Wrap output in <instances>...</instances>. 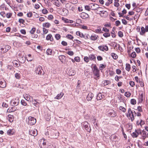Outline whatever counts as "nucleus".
<instances>
[{
  "instance_id": "nucleus-57",
  "label": "nucleus",
  "mask_w": 148,
  "mask_h": 148,
  "mask_svg": "<svg viewBox=\"0 0 148 148\" xmlns=\"http://www.w3.org/2000/svg\"><path fill=\"white\" fill-rule=\"evenodd\" d=\"M42 12L43 14H46L48 13V11L45 9H43L42 10Z\"/></svg>"
},
{
  "instance_id": "nucleus-31",
  "label": "nucleus",
  "mask_w": 148,
  "mask_h": 148,
  "mask_svg": "<svg viewBox=\"0 0 148 148\" xmlns=\"http://www.w3.org/2000/svg\"><path fill=\"white\" fill-rule=\"evenodd\" d=\"M111 55L112 57L115 60L117 59L118 57L117 55L114 53H112L111 54Z\"/></svg>"
},
{
  "instance_id": "nucleus-42",
  "label": "nucleus",
  "mask_w": 148,
  "mask_h": 148,
  "mask_svg": "<svg viewBox=\"0 0 148 148\" xmlns=\"http://www.w3.org/2000/svg\"><path fill=\"white\" fill-rule=\"evenodd\" d=\"M103 35L106 38H107L110 36V34L109 33H104Z\"/></svg>"
},
{
  "instance_id": "nucleus-12",
  "label": "nucleus",
  "mask_w": 148,
  "mask_h": 148,
  "mask_svg": "<svg viewBox=\"0 0 148 148\" xmlns=\"http://www.w3.org/2000/svg\"><path fill=\"white\" fill-rule=\"evenodd\" d=\"M105 97L104 95H102L101 93L100 92L99 93L97 96V100H99Z\"/></svg>"
},
{
  "instance_id": "nucleus-13",
  "label": "nucleus",
  "mask_w": 148,
  "mask_h": 148,
  "mask_svg": "<svg viewBox=\"0 0 148 148\" xmlns=\"http://www.w3.org/2000/svg\"><path fill=\"white\" fill-rule=\"evenodd\" d=\"M46 39L48 40H49L51 41H53V40L52 35L50 34H48L46 38Z\"/></svg>"
},
{
  "instance_id": "nucleus-56",
  "label": "nucleus",
  "mask_w": 148,
  "mask_h": 148,
  "mask_svg": "<svg viewBox=\"0 0 148 148\" xmlns=\"http://www.w3.org/2000/svg\"><path fill=\"white\" fill-rule=\"evenodd\" d=\"M129 84L132 87H133L135 85V84L134 82L132 81H130Z\"/></svg>"
},
{
  "instance_id": "nucleus-55",
  "label": "nucleus",
  "mask_w": 148,
  "mask_h": 148,
  "mask_svg": "<svg viewBox=\"0 0 148 148\" xmlns=\"http://www.w3.org/2000/svg\"><path fill=\"white\" fill-rule=\"evenodd\" d=\"M96 32L97 33H102L103 32L101 31V28H99L95 30Z\"/></svg>"
},
{
  "instance_id": "nucleus-52",
  "label": "nucleus",
  "mask_w": 148,
  "mask_h": 148,
  "mask_svg": "<svg viewBox=\"0 0 148 148\" xmlns=\"http://www.w3.org/2000/svg\"><path fill=\"white\" fill-rule=\"evenodd\" d=\"M15 77L17 79H19L20 78V74L18 73H16L15 74Z\"/></svg>"
},
{
  "instance_id": "nucleus-59",
  "label": "nucleus",
  "mask_w": 148,
  "mask_h": 148,
  "mask_svg": "<svg viewBox=\"0 0 148 148\" xmlns=\"http://www.w3.org/2000/svg\"><path fill=\"white\" fill-rule=\"evenodd\" d=\"M84 127L85 128V129L88 131V132H89L91 129H89L88 125H86V126H84Z\"/></svg>"
},
{
  "instance_id": "nucleus-15",
  "label": "nucleus",
  "mask_w": 148,
  "mask_h": 148,
  "mask_svg": "<svg viewBox=\"0 0 148 148\" xmlns=\"http://www.w3.org/2000/svg\"><path fill=\"white\" fill-rule=\"evenodd\" d=\"M64 95V94L61 92L60 93L58 94L56 97H55L54 99H60Z\"/></svg>"
},
{
  "instance_id": "nucleus-3",
  "label": "nucleus",
  "mask_w": 148,
  "mask_h": 148,
  "mask_svg": "<svg viewBox=\"0 0 148 148\" xmlns=\"http://www.w3.org/2000/svg\"><path fill=\"white\" fill-rule=\"evenodd\" d=\"M19 103V98H16L14 99H12L11 101V104L14 106H17L18 105Z\"/></svg>"
},
{
  "instance_id": "nucleus-26",
  "label": "nucleus",
  "mask_w": 148,
  "mask_h": 148,
  "mask_svg": "<svg viewBox=\"0 0 148 148\" xmlns=\"http://www.w3.org/2000/svg\"><path fill=\"white\" fill-rule=\"evenodd\" d=\"M50 115L49 114H47L45 115V118L47 121H49L51 119Z\"/></svg>"
},
{
  "instance_id": "nucleus-9",
  "label": "nucleus",
  "mask_w": 148,
  "mask_h": 148,
  "mask_svg": "<svg viewBox=\"0 0 148 148\" xmlns=\"http://www.w3.org/2000/svg\"><path fill=\"white\" fill-rule=\"evenodd\" d=\"M100 13H99L100 16L104 17H106L108 15V13L106 11H100Z\"/></svg>"
},
{
  "instance_id": "nucleus-27",
  "label": "nucleus",
  "mask_w": 148,
  "mask_h": 148,
  "mask_svg": "<svg viewBox=\"0 0 148 148\" xmlns=\"http://www.w3.org/2000/svg\"><path fill=\"white\" fill-rule=\"evenodd\" d=\"M131 69L130 65L129 64L127 63L126 64V70L128 71H129Z\"/></svg>"
},
{
  "instance_id": "nucleus-4",
  "label": "nucleus",
  "mask_w": 148,
  "mask_h": 148,
  "mask_svg": "<svg viewBox=\"0 0 148 148\" xmlns=\"http://www.w3.org/2000/svg\"><path fill=\"white\" fill-rule=\"evenodd\" d=\"M93 69H94L93 70V72L94 75L96 76H97V77H99V71L96 65H95L94 66Z\"/></svg>"
},
{
  "instance_id": "nucleus-29",
  "label": "nucleus",
  "mask_w": 148,
  "mask_h": 148,
  "mask_svg": "<svg viewBox=\"0 0 148 148\" xmlns=\"http://www.w3.org/2000/svg\"><path fill=\"white\" fill-rule=\"evenodd\" d=\"M14 106L12 107L11 109H9V108L8 110H9V112H13L16 111L17 110V108Z\"/></svg>"
},
{
  "instance_id": "nucleus-58",
  "label": "nucleus",
  "mask_w": 148,
  "mask_h": 148,
  "mask_svg": "<svg viewBox=\"0 0 148 148\" xmlns=\"http://www.w3.org/2000/svg\"><path fill=\"white\" fill-rule=\"evenodd\" d=\"M57 1L58 2L55 1L54 2V4L57 7H59L60 5V3H59L58 0H57Z\"/></svg>"
},
{
  "instance_id": "nucleus-39",
  "label": "nucleus",
  "mask_w": 148,
  "mask_h": 148,
  "mask_svg": "<svg viewBox=\"0 0 148 148\" xmlns=\"http://www.w3.org/2000/svg\"><path fill=\"white\" fill-rule=\"evenodd\" d=\"M66 37L71 40H73L74 38L71 35L69 34H68L66 35Z\"/></svg>"
},
{
  "instance_id": "nucleus-64",
  "label": "nucleus",
  "mask_w": 148,
  "mask_h": 148,
  "mask_svg": "<svg viewBox=\"0 0 148 148\" xmlns=\"http://www.w3.org/2000/svg\"><path fill=\"white\" fill-rule=\"evenodd\" d=\"M70 56H73L74 54V53L73 51H69L67 52V53Z\"/></svg>"
},
{
  "instance_id": "nucleus-20",
  "label": "nucleus",
  "mask_w": 148,
  "mask_h": 148,
  "mask_svg": "<svg viewBox=\"0 0 148 148\" xmlns=\"http://www.w3.org/2000/svg\"><path fill=\"white\" fill-rule=\"evenodd\" d=\"M89 59L91 60H93L94 61H95L96 60V58L94 56L93 54H92L90 55L89 56Z\"/></svg>"
},
{
  "instance_id": "nucleus-24",
  "label": "nucleus",
  "mask_w": 148,
  "mask_h": 148,
  "mask_svg": "<svg viewBox=\"0 0 148 148\" xmlns=\"http://www.w3.org/2000/svg\"><path fill=\"white\" fill-rule=\"evenodd\" d=\"M69 73L70 75H74L75 74V71L71 69L69 70Z\"/></svg>"
},
{
  "instance_id": "nucleus-40",
  "label": "nucleus",
  "mask_w": 148,
  "mask_h": 148,
  "mask_svg": "<svg viewBox=\"0 0 148 148\" xmlns=\"http://www.w3.org/2000/svg\"><path fill=\"white\" fill-rule=\"evenodd\" d=\"M131 103L132 104L134 105L136 103V101L135 99H132L131 100Z\"/></svg>"
},
{
  "instance_id": "nucleus-49",
  "label": "nucleus",
  "mask_w": 148,
  "mask_h": 148,
  "mask_svg": "<svg viewBox=\"0 0 148 148\" xmlns=\"http://www.w3.org/2000/svg\"><path fill=\"white\" fill-rule=\"evenodd\" d=\"M36 28L33 27L32 28V29L30 31V32L32 34H34L36 31Z\"/></svg>"
},
{
  "instance_id": "nucleus-8",
  "label": "nucleus",
  "mask_w": 148,
  "mask_h": 148,
  "mask_svg": "<svg viewBox=\"0 0 148 148\" xmlns=\"http://www.w3.org/2000/svg\"><path fill=\"white\" fill-rule=\"evenodd\" d=\"M80 17L83 19L87 18L89 17L88 15L84 12H82L80 14Z\"/></svg>"
},
{
  "instance_id": "nucleus-18",
  "label": "nucleus",
  "mask_w": 148,
  "mask_h": 148,
  "mask_svg": "<svg viewBox=\"0 0 148 148\" xmlns=\"http://www.w3.org/2000/svg\"><path fill=\"white\" fill-rule=\"evenodd\" d=\"M3 82L0 81V87L1 88H4L6 87V85L5 82L3 80Z\"/></svg>"
},
{
  "instance_id": "nucleus-45",
  "label": "nucleus",
  "mask_w": 148,
  "mask_h": 148,
  "mask_svg": "<svg viewBox=\"0 0 148 148\" xmlns=\"http://www.w3.org/2000/svg\"><path fill=\"white\" fill-rule=\"evenodd\" d=\"M131 56L133 58H135L136 56V54L135 52H133L131 54Z\"/></svg>"
},
{
  "instance_id": "nucleus-19",
  "label": "nucleus",
  "mask_w": 148,
  "mask_h": 148,
  "mask_svg": "<svg viewBox=\"0 0 148 148\" xmlns=\"http://www.w3.org/2000/svg\"><path fill=\"white\" fill-rule=\"evenodd\" d=\"M48 148H55L56 147V145L54 143L48 144Z\"/></svg>"
},
{
  "instance_id": "nucleus-21",
  "label": "nucleus",
  "mask_w": 148,
  "mask_h": 148,
  "mask_svg": "<svg viewBox=\"0 0 148 148\" xmlns=\"http://www.w3.org/2000/svg\"><path fill=\"white\" fill-rule=\"evenodd\" d=\"M14 131L13 130H9L7 132V134L9 135H13L14 133Z\"/></svg>"
},
{
  "instance_id": "nucleus-10",
  "label": "nucleus",
  "mask_w": 148,
  "mask_h": 148,
  "mask_svg": "<svg viewBox=\"0 0 148 148\" xmlns=\"http://www.w3.org/2000/svg\"><path fill=\"white\" fill-rule=\"evenodd\" d=\"M29 134H31L32 135L36 136L37 134V131L36 129H35L34 130L29 131Z\"/></svg>"
},
{
  "instance_id": "nucleus-28",
  "label": "nucleus",
  "mask_w": 148,
  "mask_h": 148,
  "mask_svg": "<svg viewBox=\"0 0 148 148\" xmlns=\"http://www.w3.org/2000/svg\"><path fill=\"white\" fill-rule=\"evenodd\" d=\"M51 26V24L49 23H46L43 24V26L44 27L49 28Z\"/></svg>"
},
{
  "instance_id": "nucleus-17",
  "label": "nucleus",
  "mask_w": 148,
  "mask_h": 148,
  "mask_svg": "<svg viewBox=\"0 0 148 148\" xmlns=\"http://www.w3.org/2000/svg\"><path fill=\"white\" fill-rule=\"evenodd\" d=\"M144 99V95L143 94H141L138 97V101L139 103H142Z\"/></svg>"
},
{
  "instance_id": "nucleus-16",
  "label": "nucleus",
  "mask_w": 148,
  "mask_h": 148,
  "mask_svg": "<svg viewBox=\"0 0 148 148\" xmlns=\"http://www.w3.org/2000/svg\"><path fill=\"white\" fill-rule=\"evenodd\" d=\"M98 36L95 34L92 35L90 37V38L91 40H97L98 38Z\"/></svg>"
},
{
  "instance_id": "nucleus-11",
  "label": "nucleus",
  "mask_w": 148,
  "mask_h": 148,
  "mask_svg": "<svg viewBox=\"0 0 148 148\" xmlns=\"http://www.w3.org/2000/svg\"><path fill=\"white\" fill-rule=\"evenodd\" d=\"M59 60L62 63H64L66 60V57L64 55L60 56L58 57Z\"/></svg>"
},
{
  "instance_id": "nucleus-32",
  "label": "nucleus",
  "mask_w": 148,
  "mask_h": 148,
  "mask_svg": "<svg viewBox=\"0 0 148 148\" xmlns=\"http://www.w3.org/2000/svg\"><path fill=\"white\" fill-rule=\"evenodd\" d=\"M13 116L11 115H8V120L10 122H12L13 121Z\"/></svg>"
},
{
  "instance_id": "nucleus-44",
  "label": "nucleus",
  "mask_w": 148,
  "mask_h": 148,
  "mask_svg": "<svg viewBox=\"0 0 148 148\" xmlns=\"http://www.w3.org/2000/svg\"><path fill=\"white\" fill-rule=\"evenodd\" d=\"M55 37L57 40H58L60 38L61 36L60 34H57L55 35Z\"/></svg>"
},
{
  "instance_id": "nucleus-63",
  "label": "nucleus",
  "mask_w": 148,
  "mask_h": 148,
  "mask_svg": "<svg viewBox=\"0 0 148 148\" xmlns=\"http://www.w3.org/2000/svg\"><path fill=\"white\" fill-rule=\"evenodd\" d=\"M74 60L75 61H76L77 62H79L80 60V58L79 57H78V56L75 57L74 58Z\"/></svg>"
},
{
  "instance_id": "nucleus-1",
  "label": "nucleus",
  "mask_w": 148,
  "mask_h": 148,
  "mask_svg": "<svg viewBox=\"0 0 148 148\" xmlns=\"http://www.w3.org/2000/svg\"><path fill=\"white\" fill-rule=\"evenodd\" d=\"M36 119L34 117L30 116L28 118L27 123L29 125H32L35 124L36 122Z\"/></svg>"
},
{
  "instance_id": "nucleus-48",
  "label": "nucleus",
  "mask_w": 148,
  "mask_h": 148,
  "mask_svg": "<svg viewBox=\"0 0 148 148\" xmlns=\"http://www.w3.org/2000/svg\"><path fill=\"white\" fill-rule=\"evenodd\" d=\"M118 36L121 38L123 36V32L120 31L118 32Z\"/></svg>"
},
{
  "instance_id": "nucleus-5",
  "label": "nucleus",
  "mask_w": 148,
  "mask_h": 148,
  "mask_svg": "<svg viewBox=\"0 0 148 148\" xmlns=\"http://www.w3.org/2000/svg\"><path fill=\"white\" fill-rule=\"evenodd\" d=\"M141 135L142 137L141 138L144 140L146 138L148 137V133L144 130H143L142 131Z\"/></svg>"
},
{
  "instance_id": "nucleus-14",
  "label": "nucleus",
  "mask_w": 148,
  "mask_h": 148,
  "mask_svg": "<svg viewBox=\"0 0 148 148\" xmlns=\"http://www.w3.org/2000/svg\"><path fill=\"white\" fill-rule=\"evenodd\" d=\"M96 5V8H92V10H99L101 11V9L102 8L101 7H99V5H98L97 4L94 3L92 5L93 6H95Z\"/></svg>"
},
{
  "instance_id": "nucleus-33",
  "label": "nucleus",
  "mask_w": 148,
  "mask_h": 148,
  "mask_svg": "<svg viewBox=\"0 0 148 148\" xmlns=\"http://www.w3.org/2000/svg\"><path fill=\"white\" fill-rule=\"evenodd\" d=\"M102 84H104V86L108 85L110 83V82L109 80H106L102 82Z\"/></svg>"
},
{
  "instance_id": "nucleus-6",
  "label": "nucleus",
  "mask_w": 148,
  "mask_h": 148,
  "mask_svg": "<svg viewBox=\"0 0 148 148\" xmlns=\"http://www.w3.org/2000/svg\"><path fill=\"white\" fill-rule=\"evenodd\" d=\"M109 116L111 117H114L116 116V112L113 110H111L109 111L108 113Z\"/></svg>"
},
{
  "instance_id": "nucleus-23",
  "label": "nucleus",
  "mask_w": 148,
  "mask_h": 148,
  "mask_svg": "<svg viewBox=\"0 0 148 148\" xmlns=\"http://www.w3.org/2000/svg\"><path fill=\"white\" fill-rule=\"evenodd\" d=\"M76 34L77 35L79 36L80 37H84L85 36L83 33H81L79 31H78L76 32Z\"/></svg>"
},
{
  "instance_id": "nucleus-43",
  "label": "nucleus",
  "mask_w": 148,
  "mask_h": 148,
  "mask_svg": "<svg viewBox=\"0 0 148 148\" xmlns=\"http://www.w3.org/2000/svg\"><path fill=\"white\" fill-rule=\"evenodd\" d=\"M32 103L34 105L36 106V105H37L39 103L35 99H34V101H32Z\"/></svg>"
},
{
  "instance_id": "nucleus-47",
  "label": "nucleus",
  "mask_w": 148,
  "mask_h": 148,
  "mask_svg": "<svg viewBox=\"0 0 148 148\" xmlns=\"http://www.w3.org/2000/svg\"><path fill=\"white\" fill-rule=\"evenodd\" d=\"M132 136L133 138H137L138 137V136L136 134V133L135 132H133L132 134Z\"/></svg>"
},
{
  "instance_id": "nucleus-60",
  "label": "nucleus",
  "mask_w": 148,
  "mask_h": 148,
  "mask_svg": "<svg viewBox=\"0 0 148 148\" xmlns=\"http://www.w3.org/2000/svg\"><path fill=\"white\" fill-rule=\"evenodd\" d=\"M120 24H121V22L117 20V21H116L115 25L116 26H118Z\"/></svg>"
},
{
  "instance_id": "nucleus-2",
  "label": "nucleus",
  "mask_w": 148,
  "mask_h": 148,
  "mask_svg": "<svg viewBox=\"0 0 148 148\" xmlns=\"http://www.w3.org/2000/svg\"><path fill=\"white\" fill-rule=\"evenodd\" d=\"M35 72L36 74L39 75H44L45 72L41 66H39L36 70H35Z\"/></svg>"
},
{
  "instance_id": "nucleus-36",
  "label": "nucleus",
  "mask_w": 148,
  "mask_h": 148,
  "mask_svg": "<svg viewBox=\"0 0 148 148\" xmlns=\"http://www.w3.org/2000/svg\"><path fill=\"white\" fill-rule=\"evenodd\" d=\"M72 5L71 3H68L66 4L65 7L67 9H69L72 6Z\"/></svg>"
},
{
  "instance_id": "nucleus-37",
  "label": "nucleus",
  "mask_w": 148,
  "mask_h": 148,
  "mask_svg": "<svg viewBox=\"0 0 148 148\" xmlns=\"http://www.w3.org/2000/svg\"><path fill=\"white\" fill-rule=\"evenodd\" d=\"M62 11L63 12H64L65 14H67L68 13V10L67 9H66V8H63L62 9Z\"/></svg>"
},
{
  "instance_id": "nucleus-51",
  "label": "nucleus",
  "mask_w": 148,
  "mask_h": 148,
  "mask_svg": "<svg viewBox=\"0 0 148 148\" xmlns=\"http://www.w3.org/2000/svg\"><path fill=\"white\" fill-rule=\"evenodd\" d=\"M131 93L130 92H126L125 93V95L126 97H130L131 95Z\"/></svg>"
},
{
  "instance_id": "nucleus-54",
  "label": "nucleus",
  "mask_w": 148,
  "mask_h": 148,
  "mask_svg": "<svg viewBox=\"0 0 148 148\" xmlns=\"http://www.w3.org/2000/svg\"><path fill=\"white\" fill-rule=\"evenodd\" d=\"M89 58L87 56H85L84 58V60L86 62H89Z\"/></svg>"
},
{
  "instance_id": "nucleus-41",
  "label": "nucleus",
  "mask_w": 148,
  "mask_h": 148,
  "mask_svg": "<svg viewBox=\"0 0 148 148\" xmlns=\"http://www.w3.org/2000/svg\"><path fill=\"white\" fill-rule=\"evenodd\" d=\"M106 66V65H105L103 64H100L99 66L100 69V70H102L103 68L105 67Z\"/></svg>"
},
{
  "instance_id": "nucleus-61",
  "label": "nucleus",
  "mask_w": 148,
  "mask_h": 148,
  "mask_svg": "<svg viewBox=\"0 0 148 148\" xmlns=\"http://www.w3.org/2000/svg\"><path fill=\"white\" fill-rule=\"evenodd\" d=\"M20 32L22 34L25 35L26 34V32L25 30L24 29H22L20 30Z\"/></svg>"
},
{
  "instance_id": "nucleus-38",
  "label": "nucleus",
  "mask_w": 148,
  "mask_h": 148,
  "mask_svg": "<svg viewBox=\"0 0 148 148\" xmlns=\"http://www.w3.org/2000/svg\"><path fill=\"white\" fill-rule=\"evenodd\" d=\"M21 103L22 105L24 106H26L27 105V103L26 102L25 100L23 99H22L21 100Z\"/></svg>"
},
{
  "instance_id": "nucleus-22",
  "label": "nucleus",
  "mask_w": 148,
  "mask_h": 148,
  "mask_svg": "<svg viewBox=\"0 0 148 148\" xmlns=\"http://www.w3.org/2000/svg\"><path fill=\"white\" fill-rule=\"evenodd\" d=\"M141 31L140 32V34L141 35H143L146 32L145 30L144 27H142L141 28Z\"/></svg>"
},
{
  "instance_id": "nucleus-53",
  "label": "nucleus",
  "mask_w": 148,
  "mask_h": 148,
  "mask_svg": "<svg viewBox=\"0 0 148 148\" xmlns=\"http://www.w3.org/2000/svg\"><path fill=\"white\" fill-rule=\"evenodd\" d=\"M85 10H87L88 11L90 10L91 9L90 8V6L88 5H86L85 6Z\"/></svg>"
},
{
  "instance_id": "nucleus-30",
  "label": "nucleus",
  "mask_w": 148,
  "mask_h": 148,
  "mask_svg": "<svg viewBox=\"0 0 148 148\" xmlns=\"http://www.w3.org/2000/svg\"><path fill=\"white\" fill-rule=\"evenodd\" d=\"M24 97L26 100L29 101L31 97L29 95L26 94Z\"/></svg>"
},
{
  "instance_id": "nucleus-25",
  "label": "nucleus",
  "mask_w": 148,
  "mask_h": 148,
  "mask_svg": "<svg viewBox=\"0 0 148 148\" xmlns=\"http://www.w3.org/2000/svg\"><path fill=\"white\" fill-rule=\"evenodd\" d=\"M142 130L140 129H138L137 130H135V132L136 133V134L138 136V135L140 134L141 135L142 132Z\"/></svg>"
},
{
  "instance_id": "nucleus-46",
  "label": "nucleus",
  "mask_w": 148,
  "mask_h": 148,
  "mask_svg": "<svg viewBox=\"0 0 148 148\" xmlns=\"http://www.w3.org/2000/svg\"><path fill=\"white\" fill-rule=\"evenodd\" d=\"M43 34H42V35L44 36V34H46L48 32V30L47 29H45V28H43Z\"/></svg>"
},
{
  "instance_id": "nucleus-62",
  "label": "nucleus",
  "mask_w": 148,
  "mask_h": 148,
  "mask_svg": "<svg viewBox=\"0 0 148 148\" xmlns=\"http://www.w3.org/2000/svg\"><path fill=\"white\" fill-rule=\"evenodd\" d=\"M97 58L98 61H101L103 60V58L102 57L99 56H97Z\"/></svg>"
},
{
  "instance_id": "nucleus-35",
  "label": "nucleus",
  "mask_w": 148,
  "mask_h": 148,
  "mask_svg": "<svg viewBox=\"0 0 148 148\" xmlns=\"http://www.w3.org/2000/svg\"><path fill=\"white\" fill-rule=\"evenodd\" d=\"M47 143L46 140H42L40 141V144H42L43 146L45 145Z\"/></svg>"
},
{
  "instance_id": "nucleus-50",
  "label": "nucleus",
  "mask_w": 148,
  "mask_h": 148,
  "mask_svg": "<svg viewBox=\"0 0 148 148\" xmlns=\"http://www.w3.org/2000/svg\"><path fill=\"white\" fill-rule=\"evenodd\" d=\"M119 109L120 110H122V111L125 112L126 110L122 106H120L119 107Z\"/></svg>"
},
{
  "instance_id": "nucleus-34",
  "label": "nucleus",
  "mask_w": 148,
  "mask_h": 148,
  "mask_svg": "<svg viewBox=\"0 0 148 148\" xmlns=\"http://www.w3.org/2000/svg\"><path fill=\"white\" fill-rule=\"evenodd\" d=\"M46 53L48 55H51L52 53V50L50 49H48L47 50Z\"/></svg>"
},
{
  "instance_id": "nucleus-7",
  "label": "nucleus",
  "mask_w": 148,
  "mask_h": 148,
  "mask_svg": "<svg viewBox=\"0 0 148 148\" xmlns=\"http://www.w3.org/2000/svg\"><path fill=\"white\" fill-rule=\"evenodd\" d=\"M94 95L92 93H89L86 97V99L88 101H91Z\"/></svg>"
}]
</instances>
